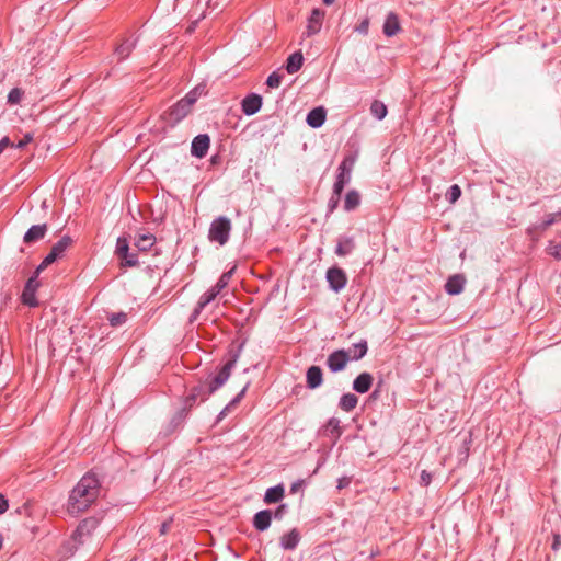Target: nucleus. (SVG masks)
Instances as JSON below:
<instances>
[{"label": "nucleus", "mask_w": 561, "mask_h": 561, "mask_svg": "<svg viewBox=\"0 0 561 561\" xmlns=\"http://www.w3.org/2000/svg\"><path fill=\"white\" fill-rule=\"evenodd\" d=\"M229 409H230V405L228 404V405H227V407H226V408H225V409L219 413V415H218V420H222V419L226 416V414H227V412H228V410H229Z\"/></svg>", "instance_id": "obj_56"}, {"label": "nucleus", "mask_w": 561, "mask_h": 561, "mask_svg": "<svg viewBox=\"0 0 561 561\" xmlns=\"http://www.w3.org/2000/svg\"><path fill=\"white\" fill-rule=\"evenodd\" d=\"M350 362L344 348L332 352L327 358V366L332 373L342 371Z\"/></svg>", "instance_id": "obj_10"}, {"label": "nucleus", "mask_w": 561, "mask_h": 561, "mask_svg": "<svg viewBox=\"0 0 561 561\" xmlns=\"http://www.w3.org/2000/svg\"><path fill=\"white\" fill-rule=\"evenodd\" d=\"M348 483H350V480H348V479H346V478L340 479V480H339V485H337V488H339V489H342V488H344V486H345L346 484H348Z\"/></svg>", "instance_id": "obj_55"}, {"label": "nucleus", "mask_w": 561, "mask_h": 561, "mask_svg": "<svg viewBox=\"0 0 561 561\" xmlns=\"http://www.w3.org/2000/svg\"><path fill=\"white\" fill-rule=\"evenodd\" d=\"M382 392V380H379L375 390L369 394L368 401H375L380 398Z\"/></svg>", "instance_id": "obj_45"}, {"label": "nucleus", "mask_w": 561, "mask_h": 561, "mask_svg": "<svg viewBox=\"0 0 561 561\" xmlns=\"http://www.w3.org/2000/svg\"><path fill=\"white\" fill-rule=\"evenodd\" d=\"M304 481L298 480L290 485V493H297L302 488Z\"/></svg>", "instance_id": "obj_53"}, {"label": "nucleus", "mask_w": 561, "mask_h": 561, "mask_svg": "<svg viewBox=\"0 0 561 561\" xmlns=\"http://www.w3.org/2000/svg\"><path fill=\"white\" fill-rule=\"evenodd\" d=\"M121 266L123 267H135L139 265L138 254L134 252H127L126 257H119Z\"/></svg>", "instance_id": "obj_37"}, {"label": "nucleus", "mask_w": 561, "mask_h": 561, "mask_svg": "<svg viewBox=\"0 0 561 561\" xmlns=\"http://www.w3.org/2000/svg\"><path fill=\"white\" fill-rule=\"evenodd\" d=\"M73 240L69 236L61 237L50 249L49 253L44 257L42 263L36 268V275H39L48 265L61 259L67 249L72 244Z\"/></svg>", "instance_id": "obj_5"}, {"label": "nucleus", "mask_w": 561, "mask_h": 561, "mask_svg": "<svg viewBox=\"0 0 561 561\" xmlns=\"http://www.w3.org/2000/svg\"><path fill=\"white\" fill-rule=\"evenodd\" d=\"M323 16H324V12L318 8L313 9L311 11V14L308 19V25H307V34L309 36L317 34L320 31Z\"/></svg>", "instance_id": "obj_19"}, {"label": "nucleus", "mask_w": 561, "mask_h": 561, "mask_svg": "<svg viewBox=\"0 0 561 561\" xmlns=\"http://www.w3.org/2000/svg\"><path fill=\"white\" fill-rule=\"evenodd\" d=\"M47 232V225H34L24 234L23 241L26 244L37 242L43 239Z\"/></svg>", "instance_id": "obj_20"}, {"label": "nucleus", "mask_w": 561, "mask_h": 561, "mask_svg": "<svg viewBox=\"0 0 561 561\" xmlns=\"http://www.w3.org/2000/svg\"><path fill=\"white\" fill-rule=\"evenodd\" d=\"M382 32L386 34V22L382 25Z\"/></svg>", "instance_id": "obj_60"}, {"label": "nucleus", "mask_w": 561, "mask_h": 561, "mask_svg": "<svg viewBox=\"0 0 561 561\" xmlns=\"http://www.w3.org/2000/svg\"><path fill=\"white\" fill-rule=\"evenodd\" d=\"M301 540V535L297 528L290 529L279 538V545L284 550H295Z\"/></svg>", "instance_id": "obj_14"}, {"label": "nucleus", "mask_w": 561, "mask_h": 561, "mask_svg": "<svg viewBox=\"0 0 561 561\" xmlns=\"http://www.w3.org/2000/svg\"><path fill=\"white\" fill-rule=\"evenodd\" d=\"M283 80V76L277 71L272 72L266 80V84L268 88L276 89L280 85Z\"/></svg>", "instance_id": "obj_41"}, {"label": "nucleus", "mask_w": 561, "mask_h": 561, "mask_svg": "<svg viewBox=\"0 0 561 561\" xmlns=\"http://www.w3.org/2000/svg\"><path fill=\"white\" fill-rule=\"evenodd\" d=\"M460 196L461 188L458 184H453L451 186H449L445 194L446 201L449 202L450 204L456 203L460 198Z\"/></svg>", "instance_id": "obj_35"}, {"label": "nucleus", "mask_w": 561, "mask_h": 561, "mask_svg": "<svg viewBox=\"0 0 561 561\" xmlns=\"http://www.w3.org/2000/svg\"><path fill=\"white\" fill-rule=\"evenodd\" d=\"M355 249V240L353 237L340 236L336 242L334 253L337 256H346L351 254Z\"/></svg>", "instance_id": "obj_17"}, {"label": "nucleus", "mask_w": 561, "mask_h": 561, "mask_svg": "<svg viewBox=\"0 0 561 561\" xmlns=\"http://www.w3.org/2000/svg\"><path fill=\"white\" fill-rule=\"evenodd\" d=\"M192 108L181 99L173 106L162 114V118L170 125L175 126L185 118Z\"/></svg>", "instance_id": "obj_7"}, {"label": "nucleus", "mask_w": 561, "mask_h": 561, "mask_svg": "<svg viewBox=\"0 0 561 561\" xmlns=\"http://www.w3.org/2000/svg\"><path fill=\"white\" fill-rule=\"evenodd\" d=\"M37 276L38 275H36V272H35L34 275L27 279V282L24 286L23 293L21 295V300H22L23 305L28 306L31 308L38 306V300L35 296L36 289L39 286Z\"/></svg>", "instance_id": "obj_8"}, {"label": "nucleus", "mask_w": 561, "mask_h": 561, "mask_svg": "<svg viewBox=\"0 0 561 561\" xmlns=\"http://www.w3.org/2000/svg\"><path fill=\"white\" fill-rule=\"evenodd\" d=\"M209 146L210 138L207 134L197 135L192 141L191 153L193 157L202 159L207 154Z\"/></svg>", "instance_id": "obj_11"}, {"label": "nucleus", "mask_w": 561, "mask_h": 561, "mask_svg": "<svg viewBox=\"0 0 561 561\" xmlns=\"http://www.w3.org/2000/svg\"><path fill=\"white\" fill-rule=\"evenodd\" d=\"M232 229L231 220L225 216H219L213 220L208 230V239L219 245H225Z\"/></svg>", "instance_id": "obj_3"}, {"label": "nucleus", "mask_w": 561, "mask_h": 561, "mask_svg": "<svg viewBox=\"0 0 561 561\" xmlns=\"http://www.w3.org/2000/svg\"><path fill=\"white\" fill-rule=\"evenodd\" d=\"M368 26H369V20L368 19H364L356 27H355V31L360 33V34H367L368 32Z\"/></svg>", "instance_id": "obj_46"}, {"label": "nucleus", "mask_w": 561, "mask_h": 561, "mask_svg": "<svg viewBox=\"0 0 561 561\" xmlns=\"http://www.w3.org/2000/svg\"><path fill=\"white\" fill-rule=\"evenodd\" d=\"M108 321L112 327H119L127 321V314L125 312L112 313Z\"/></svg>", "instance_id": "obj_39"}, {"label": "nucleus", "mask_w": 561, "mask_h": 561, "mask_svg": "<svg viewBox=\"0 0 561 561\" xmlns=\"http://www.w3.org/2000/svg\"><path fill=\"white\" fill-rule=\"evenodd\" d=\"M342 430L340 426V420L336 417H331L323 427V435L336 440L340 438Z\"/></svg>", "instance_id": "obj_26"}, {"label": "nucleus", "mask_w": 561, "mask_h": 561, "mask_svg": "<svg viewBox=\"0 0 561 561\" xmlns=\"http://www.w3.org/2000/svg\"><path fill=\"white\" fill-rule=\"evenodd\" d=\"M323 382V373L319 366H310L306 373V386L308 389H317Z\"/></svg>", "instance_id": "obj_13"}, {"label": "nucleus", "mask_w": 561, "mask_h": 561, "mask_svg": "<svg viewBox=\"0 0 561 561\" xmlns=\"http://www.w3.org/2000/svg\"><path fill=\"white\" fill-rule=\"evenodd\" d=\"M358 398L354 393H345L341 397L339 407L345 412H351L356 408Z\"/></svg>", "instance_id": "obj_30"}, {"label": "nucleus", "mask_w": 561, "mask_h": 561, "mask_svg": "<svg viewBox=\"0 0 561 561\" xmlns=\"http://www.w3.org/2000/svg\"><path fill=\"white\" fill-rule=\"evenodd\" d=\"M558 548V537H556L554 542L552 543V549L557 550Z\"/></svg>", "instance_id": "obj_58"}, {"label": "nucleus", "mask_w": 561, "mask_h": 561, "mask_svg": "<svg viewBox=\"0 0 561 561\" xmlns=\"http://www.w3.org/2000/svg\"><path fill=\"white\" fill-rule=\"evenodd\" d=\"M262 107V96L256 93L248 94L241 102V110L244 115L252 116Z\"/></svg>", "instance_id": "obj_12"}, {"label": "nucleus", "mask_w": 561, "mask_h": 561, "mask_svg": "<svg viewBox=\"0 0 561 561\" xmlns=\"http://www.w3.org/2000/svg\"><path fill=\"white\" fill-rule=\"evenodd\" d=\"M199 95L201 93L198 92V89H194L190 91L184 98H182V100L192 108Z\"/></svg>", "instance_id": "obj_43"}, {"label": "nucleus", "mask_w": 561, "mask_h": 561, "mask_svg": "<svg viewBox=\"0 0 561 561\" xmlns=\"http://www.w3.org/2000/svg\"><path fill=\"white\" fill-rule=\"evenodd\" d=\"M230 358L219 368L215 375H209L204 382L194 386L190 393L185 397L184 407L180 411V417H185L187 412L194 407L197 400L201 402L206 401L213 393L220 389L231 376L234 368L240 351H230Z\"/></svg>", "instance_id": "obj_1"}, {"label": "nucleus", "mask_w": 561, "mask_h": 561, "mask_svg": "<svg viewBox=\"0 0 561 561\" xmlns=\"http://www.w3.org/2000/svg\"><path fill=\"white\" fill-rule=\"evenodd\" d=\"M373 381L374 378L369 373H362L353 381V389L358 393H366L370 389Z\"/></svg>", "instance_id": "obj_24"}, {"label": "nucleus", "mask_w": 561, "mask_h": 561, "mask_svg": "<svg viewBox=\"0 0 561 561\" xmlns=\"http://www.w3.org/2000/svg\"><path fill=\"white\" fill-rule=\"evenodd\" d=\"M325 117H327L325 110L322 106H319V107L312 108L308 113L306 122L310 127L319 128L324 124Z\"/></svg>", "instance_id": "obj_21"}, {"label": "nucleus", "mask_w": 561, "mask_h": 561, "mask_svg": "<svg viewBox=\"0 0 561 561\" xmlns=\"http://www.w3.org/2000/svg\"><path fill=\"white\" fill-rule=\"evenodd\" d=\"M156 242V237L152 233L140 234L135 241V245L139 251H148Z\"/></svg>", "instance_id": "obj_31"}, {"label": "nucleus", "mask_w": 561, "mask_h": 561, "mask_svg": "<svg viewBox=\"0 0 561 561\" xmlns=\"http://www.w3.org/2000/svg\"><path fill=\"white\" fill-rule=\"evenodd\" d=\"M466 277L462 274H455L449 276L445 284V291L448 295H459L465 287Z\"/></svg>", "instance_id": "obj_16"}, {"label": "nucleus", "mask_w": 561, "mask_h": 561, "mask_svg": "<svg viewBox=\"0 0 561 561\" xmlns=\"http://www.w3.org/2000/svg\"><path fill=\"white\" fill-rule=\"evenodd\" d=\"M129 250V241L126 237H119L116 241L115 254L117 257H126Z\"/></svg>", "instance_id": "obj_32"}, {"label": "nucleus", "mask_w": 561, "mask_h": 561, "mask_svg": "<svg viewBox=\"0 0 561 561\" xmlns=\"http://www.w3.org/2000/svg\"><path fill=\"white\" fill-rule=\"evenodd\" d=\"M8 501L7 499L0 494V514H3L8 510Z\"/></svg>", "instance_id": "obj_54"}, {"label": "nucleus", "mask_w": 561, "mask_h": 561, "mask_svg": "<svg viewBox=\"0 0 561 561\" xmlns=\"http://www.w3.org/2000/svg\"><path fill=\"white\" fill-rule=\"evenodd\" d=\"M100 520L95 517L84 518L73 531L71 540L75 543L83 545L85 540L91 537L93 531L98 528Z\"/></svg>", "instance_id": "obj_6"}, {"label": "nucleus", "mask_w": 561, "mask_h": 561, "mask_svg": "<svg viewBox=\"0 0 561 561\" xmlns=\"http://www.w3.org/2000/svg\"><path fill=\"white\" fill-rule=\"evenodd\" d=\"M284 493L283 484L268 488L264 494L263 501L265 504L278 503L284 497Z\"/></svg>", "instance_id": "obj_27"}, {"label": "nucleus", "mask_w": 561, "mask_h": 561, "mask_svg": "<svg viewBox=\"0 0 561 561\" xmlns=\"http://www.w3.org/2000/svg\"><path fill=\"white\" fill-rule=\"evenodd\" d=\"M324 4L327 5H330L332 4L335 0H322Z\"/></svg>", "instance_id": "obj_59"}, {"label": "nucleus", "mask_w": 561, "mask_h": 561, "mask_svg": "<svg viewBox=\"0 0 561 561\" xmlns=\"http://www.w3.org/2000/svg\"><path fill=\"white\" fill-rule=\"evenodd\" d=\"M273 518L271 510H262L253 516V527L257 531H265L270 528Z\"/></svg>", "instance_id": "obj_15"}, {"label": "nucleus", "mask_w": 561, "mask_h": 561, "mask_svg": "<svg viewBox=\"0 0 561 561\" xmlns=\"http://www.w3.org/2000/svg\"><path fill=\"white\" fill-rule=\"evenodd\" d=\"M248 386H249V383L245 385L243 387V389L230 401V403H229L230 408L238 404L241 401V399L244 397V394L247 392Z\"/></svg>", "instance_id": "obj_48"}, {"label": "nucleus", "mask_w": 561, "mask_h": 561, "mask_svg": "<svg viewBox=\"0 0 561 561\" xmlns=\"http://www.w3.org/2000/svg\"><path fill=\"white\" fill-rule=\"evenodd\" d=\"M14 147V142H12L9 137H3L0 140V154L3 152V150L8 147Z\"/></svg>", "instance_id": "obj_51"}, {"label": "nucleus", "mask_w": 561, "mask_h": 561, "mask_svg": "<svg viewBox=\"0 0 561 561\" xmlns=\"http://www.w3.org/2000/svg\"><path fill=\"white\" fill-rule=\"evenodd\" d=\"M33 140V136L31 134L24 135L23 139L19 140L16 144H14L15 148H24L26 145H28Z\"/></svg>", "instance_id": "obj_47"}, {"label": "nucleus", "mask_w": 561, "mask_h": 561, "mask_svg": "<svg viewBox=\"0 0 561 561\" xmlns=\"http://www.w3.org/2000/svg\"><path fill=\"white\" fill-rule=\"evenodd\" d=\"M342 193L343 191L336 192V188L333 187L332 195L328 203L329 213H333L337 208Z\"/></svg>", "instance_id": "obj_38"}, {"label": "nucleus", "mask_w": 561, "mask_h": 561, "mask_svg": "<svg viewBox=\"0 0 561 561\" xmlns=\"http://www.w3.org/2000/svg\"><path fill=\"white\" fill-rule=\"evenodd\" d=\"M368 346L366 341L352 344L350 347L344 348V353L347 355L350 362L358 360L363 358L367 353Z\"/></svg>", "instance_id": "obj_23"}, {"label": "nucleus", "mask_w": 561, "mask_h": 561, "mask_svg": "<svg viewBox=\"0 0 561 561\" xmlns=\"http://www.w3.org/2000/svg\"><path fill=\"white\" fill-rule=\"evenodd\" d=\"M400 28L398 16L392 12L388 13V37L394 36Z\"/></svg>", "instance_id": "obj_33"}, {"label": "nucleus", "mask_w": 561, "mask_h": 561, "mask_svg": "<svg viewBox=\"0 0 561 561\" xmlns=\"http://www.w3.org/2000/svg\"><path fill=\"white\" fill-rule=\"evenodd\" d=\"M558 217H561V211L548 214L541 222L535 224L527 229L528 234L534 236L537 232L545 231L557 221Z\"/></svg>", "instance_id": "obj_22"}, {"label": "nucleus", "mask_w": 561, "mask_h": 561, "mask_svg": "<svg viewBox=\"0 0 561 561\" xmlns=\"http://www.w3.org/2000/svg\"><path fill=\"white\" fill-rule=\"evenodd\" d=\"M233 271H234V268H231L230 271L225 272V273L221 274V276L219 277L218 282L214 286V288L216 289L217 293L220 294V291L228 286L229 280H230V278H231V276L233 274Z\"/></svg>", "instance_id": "obj_36"}, {"label": "nucleus", "mask_w": 561, "mask_h": 561, "mask_svg": "<svg viewBox=\"0 0 561 561\" xmlns=\"http://www.w3.org/2000/svg\"><path fill=\"white\" fill-rule=\"evenodd\" d=\"M287 512H288V505L283 503L280 505H278L277 508L272 513H273V517L275 519L282 520L284 518V516L287 514Z\"/></svg>", "instance_id": "obj_44"}, {"label": "nucleus", "mask_w": 561, "mask_h": 561, "mask_svg": "<svg viewBox=\"0 0 561 561\" xmlns=\"http://www.w3.org/2000/svg\"><path fill=\"white\" fill-rule=\"evenodd\" d=\"M248 386H249V383L245 385L243 387V389L230 401V403H229L230 408L238 404L241 401V399L244 397V394L247 392Z\"/></svg>", "instance_id": "obj_49"}, {"label": "nucleus", "mask_w": 561, "mask_h": 561, "mask_svg": "<svg viewBox=\"0 0 561 561\" xmlns=\"http://www.w3.org/2000/svg\"><path fill=\"white\" fill-rule=\"evenodd\" d=\"M137 45V38L130 39L126 38L124 39L116 48H115V55L117 56L118 61L125 60L131 51L135 49Z\"/></svg>", "instance_id": "obj_25"}, {"label": "nucleus", "mask_w": 561, "mask_h": 561, "mask_svg": "<svg viewBox=\"0 0 561 561\" xmlns=\"http://www.w3.org/2000/svg\"><path fill=\"white\" fill-rule=\"evenodd\" d=\"M471 443V439L469 438V440H465V454H466V457L468 456V451H469V444Z\"/></svg>", "instance_id": "obj_57"}, {"label": "nucleus", "mask_w": 561, "mask_h": 561, "mask_svg": "<svg viewBox=\"0 0 561 561\" xmlns=\"http://www.w3.org/2000/svg\"><path fill=\"white\" fill-rule=\"evenodd\" d=\"M101 483L94 473L84 474L70 492L67 512L79 515L85 512L99 497Z\"/></svg>", "instance_id": "obj_2"}, {"label": "nucleus", "mask_w": 561, "mask_h": 561, "mask_svg": "<svg viewBox=\"0 0 561 561\" xmlns=\"http://www.w3.org/2000/svg\"><path fill=\"white\" fill-rule=\"evenodd\" d=\"M325 278L330 288L335 293H339L341 289H343L347 283V276L345 272L337 266L330 267L327 271Z\"/></svg>", "instance_id": "obj_9"}, {"label": "nucleus", "mask_w": 561, "mask_h": 561, "mask_svg": "<svg viewBox=\"0 0 561 561\" xmlns=\"http://www.w3.org/2000/svg\"><path fill=\"white\" fill-rule=\"evenodd\" d=\"M360 204V195L357 191L351 190L346 193L344 199V209L346 211L354 210Z\"/></svg>", "instance_id": "obj_29"}, {"label": "nucleus", "mask_w": 561, "mask_h": 561, "mask_svg": "<svg viewBox=\"0 0 561 561\" xmlns=\"http://www.w3.org/2000/svg\"><path fill=\"white\" fill-rule=\"evenodd\" d=\"M219 293L216 291L214 287H211L209 290H207L205 294H203L191 316V321H194L197 319V317L201 314L202 310L210 304Z\"/></svg>", "instance_id": "obj_18"}, {"label": "nucleus", "mask_w": 561, "mask_h": 561, "mask_svg": "<svg viewBox=\"0 0 561 561\" xmlns=\"http://www.w3.org/2000/svg\"><path fill=\"white\" fill-rule=\"evenodd\" d=\"M420 480H421V484L426 486L431 483L432 481V476L430 472H427L426 470H423L421 472V477H420Z\"/></svg>", "instance_id": "obj_50"}, {"label": "nucleus", "mask_w": 561, "mask_h": 561, "mask_svg": "<svg viewBox=\"0 0 561 561\" xmlns=\"http://www.w3.org/2000/svg\"><path fill=\"white\" fill-rule=\"evenodd\" d=\"M23 92L19 88H13L8 94V103L11 105L19 104L22 100Z\"/></svg>", "instance_id": "obj_42"}, {"label": "nucleus", "mask_w": 561, "mask_h": 561, "mask_svg": "<svg viewBox=\"0 0 561 561\" xmlns=\"http://www.w3.org/2000/svg\"><path fill=\"white\" fill-rule=\"evenodd\" d=\"M302 64L304 57L301 51H296L287 58L286 70L290 75L296 73L298 70H300Z\"/></svg>", "instance_id": "obj_28"}, {"label": "nucleus", "mask_w": 561, "mask_h": 561, "mask_svg": "<svg viewBox=\"0 0 561 561\" xmlns=\"http://www.w3.org/2000/svg\"><path fill=\"white\" fill-rule=\"evenodd\" d=\"M370 112L377 119H382L386 117V104L376 100L370 105Z\"/></svg>", "instance_id": "obj_34"}, {"label": "nucleus", "mask_w": 561, "mask_h": 561, "mask_svg": "<svg viewBox=\"0 0 561 561\" xmlns=\"http://www.w3.org/2000/svg\"><path fill=\"white\" fill-rule=\"evenodd\" d=\"M547 252L557 260H561V241H550L547 247Z\"/></svg>", "instance_id": "obj_40"}, {"label": "nucleus", "mask_w": 561, "mask_h": 561, "mask_svg": "<svg viewBox=\"0 0 561 561\" xmlns=\"http://www.w3.org/2000/svg\"><path fill=\"white\" fill-rule=\"evenodd\" d=\"M358 152L351 151L346 153L337 168L336 180L333 184V187L337 191H344L345 185H347L351 181L352 171L357 161Z\"/></svg>", "instance_id": "obj_4"}, {"label": "nucleus", "mask_w": 561, "mask_h": 561, "mask_svg": "<svg viewBox=\"0 0 561 561\" xmlns=\"http://www.w3.org/2000/svg\"><path fill=\"white\" fill-rule=\"evenodd\" d=\"M171 524H172V519L163 522L160 526V530H159L160 535H165L170 530Z\"/></svg>", "instance_id": "obj_52"}]
</instances>
